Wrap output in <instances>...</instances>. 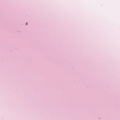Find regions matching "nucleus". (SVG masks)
<instances>
[{"instance_id":"f257e3e1","label":"nucleus","mask_w":120,"mask_h":120,"mask_svg":"<svg viewBox=\"0 0 120 120\" xmlns=\"http://www.w3.org/2000/svg\"><path fill=\"white\" fill-rule=\"evenodd\" d=\"M26 25H27V22L26 23Z\"/></svg>"}]
</instances>
